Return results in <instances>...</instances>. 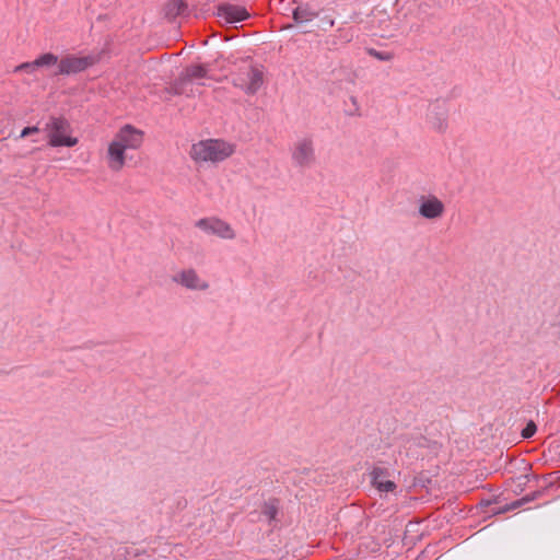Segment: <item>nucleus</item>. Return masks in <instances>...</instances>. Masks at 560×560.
I'll return each instance as SVG.
<instances>
[{
    "mask_svg": "<svg viewBox=\"0 0 560 560\" xmlns=\"http://www.w3.org/2000/svg\"><path fill=\"white\" fill-rule=\"evenodd\" d=\"M217 16L222 25L236 28V24L248 19L249 13L244 7L224 4L218 9Z\"/></svg>",
    "mask_w": 560,
    "mask_h": 560,
    "instance_id": "1a4fd4ad",
    "label": "nucleus"
},
{
    "mask_svg": "<svg viewBox=\"0 0 560 560\" xmlns=\"http://www.w3.org/2000/svg\"><path fill=\"white\" fill-rule=\"evenodd\" d=\"M101 60V52H91L86 56L67 55L58 63V74H75L96 65Z\"/></svg>",
    "mask_w": 560,
    "mask_h": 560,
    "instance_id": "39448f33",
    "label": "nucleus"
},
{
    "mask_svg": "<svg viewBox=\"0 0 560 560\" xmlns=\"http://www.w3.org/2000/svg\"><path fill=\"white\" fill-rule=\"evenodd\" d=\"M126 159L127 151L121 147V144L113 139L107 150L108 167L114 172H118L124 167Z\"/></svg>",
    "mask_w": 560,
    "mask_h": 560,
    "instance_id": "ddd939ff",
    "label": "nucleus"
},
{
    "mask_svg": "<svg viewBox=\"0 0 560 560\" xmlns=\"http://www.w3.org/2000/svg\"><path fill=\"white\" fill-rule=\"evenodd\" d=\"M195 226L209 235H215L223 240H234L236 236L232 225L218 217L199 219Z\"/></svg>",
    "mask_w": 560,
    "mask_h": 560,
    "instance_id": "423d86ee",
    "label": "nucleus"
},
{
    "mask_svg": "<svg viewBox=\"0 0 560 560\" xmlns=\"http://www.w3.org/2000/svg\"><path fill=\"white\" fill-rule=\"evenodd\" d=\"M292 163L300 168H310L316 162L314 140L304 136L294 141L291 147Z\"/></svg>",
    "mask_w": 560,
    "mask_h": 560,
    "instance_id": "20e7f679",
    "label": "nucleus"
},
{
    "mask_svg": "<svg viewBox=\"0 0 560 560\" xmlns=\"http://www.w3.org/2000/svg\"><path fill=\"white\" fill-rule=\"evenodd\" d=\"M428 122L431 128L439 132H444L447 129V110L440 106H433L428 114Z\"/></svg>",
    "mask_w": 560,
    "mask_h": 560,
    "instance_id": "2eb2a0df",
    "label": "nucleus"
},
{
    "mask_svg": "<svg viewBox=\"0 0 560 560\" xmlns=\"http://www.w3.org/2000/svg\"><path fill=\"white\" fill-rule=\"evenodd\" d=\"M172 281L187 290L207 291L209 282L202 279L194 268L182 269L172 277Z\"/></svg>",
    "mask_w": 560,
    "mask_h": 560,
    "instance_id": "0eeeda50",
    "label": "nucleus"
},
{
    "mask_svg": "<svg viewBox=\"0 0 560 560\" xmlns=\"http://www.w3.org/2000/svg\"><path fill=\"white\" fill-rule=\"evenodd\" d=\"M36 68H37V67H36V65H33V61H32V62H24V63H22V65L18 66V67L15 68V71H16V72H18V71L32 72V71H34Z\"/></svg>",
    "mask_w": 560,
    "mask_h": 560,
    "instance_id": "4be33fe9",
    "label": "nucleus"
},
{
    "mask_svg": "<svg viewBox=\"0 0 560 560\" xmlns=\"http://www.w3.org/2000/svg\"><path fill=\"white\" fill-rule=\"evenodd\" d=\"M537 431V427L533 421H529L526 427L522 430V436L524 439L532 438Z\"/></svg>",
    "mask_w": 560,
    "mask_h": 560,
    "instance_id": "412c9836",
    "label": "nucleus"
},
{
    "mask_svg": "<svg viewBox=\"0 0 560 560\" xmlns=\"http://www.w3.org/2000/svg\"><path fill=\"white\" fill-rule=\"evenodd\" d=\"M39 131L38 127L32 126V127H25L20 135V138H25L30 135L37 133Z\"/></svg>",
    "mask_w": 560,
    "mask_h": 560,
    "instance_id": "5701e85b",
    "label": "nucleus"
},
{
    "mask_svg": "<svg viewBox=\"0 0 560 560\" xmlns=\"http://www.w3.org/2000/svg\"><path fill=\"white\" fill-rule=\"evenodd\" d=\"M365 51L373 58H376L380 61H390L394 59L395 54L392 50H378L373 47H366Z\"/></svg>",
    "mask_w": 560,
    "mask_h": 560,
    "instance_id": "a211bd4d",
    "label": "nucleus"
},
{
    "mask_svg": "<svg viewBox=\"0 0 560 560\" xmlns=\"http://www.w3.org/2000/svg\"><path fill=\"white\" fill-rule=\"evenodd\" d=\"M261 515L271 525L277 520L278 506L275 504V502L265 503L262 511H261Z\"/></svg>",
    "mask_w": 560,
    "mask_h": 560,
    "instance_id": "6ab92c4d",
    "label": "nucleus"
},
{
    "mask_svg": "<svg viewBox=\"0 0 560 560\" xmlns=\"http://www.w3.org/2000/svg\"><path fill=\"white\" fill-rule=\"evenodd\" d=\"M187 12L188 4L185 0H167L161 9L162 18L170 23L186 16Z\"/></svg>",
    "mask_w": 560,
    "mask_h": 560,
    "instance_id": "f8f14e48",
    "label": "nucleus"
},
{
    "mask_svg": "<svg viewBox=\"0 0 560 560\" xmlns=\"http://www.w3.org/2000/svg\"><path fill=\"white\" fill-rule=\"evenodd\" d=\"M114 140L121 144L126 151L136 150L143 142V132L131 125H125L115 135Z\"/></svg>",
    "mask_w": 560,
    "mask_h": 560,
    "instance_id": "9b49d317",
    "label": "nucleus"
},
{
    "mask_svg": "<svg viewBox=\"0 0 560 560\" xmlns=\"http://www.w3.org/2000/svg\"><path fill=\"white\" fill-rule=\"evenodd\" d=\"M231 38H232V37H230V36L224 37V39H225V40H229V39H231Z\"/></svg>",
    "mask_w": 560,
    "mask_h": 560,
    "instance_id": "a878e982",
    "label": "nucleus"
},
{
    "mask_svg": "<svg viewBox=\"0 0 560 560\" xmlns=\"http://www.w3.org/2000/svg\"><path fill=\"white\" fill-rule=\"evenodd\" d=\"M44 130L50 147H74L78 139L70 136L71 126L65 117H50Z\"/></svg>",
    "mask_w": 560,
    "mask_h": 560,
    "instance_id": "7ed1b4c3",
    "label": "nucleus"
},
{
    "mask_svg": "<svg viewBox=\"0 0 560 560\" xmlns=\"http://www.w3.org/2000/svg\"><path fill=\"white\" fill-rule=\"evenodd\" d=\"M230 81L246 95H255L266 82V67L246 57L230 73Z\"/></svg>",
    "mask_w": 560,
    "mask_h": 560,
    "instance_id": "f257e3e1",
    "label": "nucleus"
},
{
    "mask_svg": "<svg viewBox=\"0 0 560 560\" xmlns=\"http://www.w3.org/2000/svg\"><path fill=\"white\" fill-rule=\"evenodd\" d=\"M351 102H352L353 105L357 106V98L354 96L351 97Z\"/></svg>",
    "mask_w": 560,
    "mask_h": 560,
    "instance_id": "b1692460",
    "label": "nucleus"
},
{
    "mask_svg": "<svg viewBox=\"0 0 560 560\" xmlns=\"http://www.w3.org/2000/svg\"><path fill=\"white\" fill-rule=\"evenodd\" d=\"M235 152V145L222 139H207L194 143L189 155L197 163H220Z\"/></svg>",
    "mask_w": 560,
    "mask_h": 560,
    "instance_id": "f03ea898",
    "label": "nucleus"
},
{
    "mask_svg": "<svg viewBox=\"0 0 560 560\" xmlns=\"http://www.w3.org/2000/svg\"><path fill=\"white\" fill-rule=\"evenodd\" d=\"M540 495V491H535L530 494H526L525 497L513 501L512 503L508 504L503 511H512L518 508H522L523 505L534 501Z\"/></svg>",
    "mask_w": 560,
    "mask_h": 560,
    "instance_id": "f3484780",
    "label": "nucleus"
},
{
    "mask_svg": "<svg viewBox=\"0 0 560 560\" xmlns=\"http://www.w3.org/2000/svg\"><path fill=\"white\" fill-rule=\"evenodd\" d=\"M418 212L427 220H439L445 213V205L435 195L421 196Z\"/></svg>",
    "mask_w": 560,
    "mask_h": 560,
    "instance_id": "9d476101",
    "label": "nucleus"
},
{
    "mask_svg": "<svg viewBox=\"0 0 560 560\" xmlns=\"http://www.w3.org/2000/svg\"><path fill=\"white\" fill-rule=\"evenodd\" d=\"M58 62V57L51 52L40 55L33 61L36 67H50Z\"/></svg>",
    "mask_w": 560,
    "mask_h": 560,
    "instance_id": "aec40b11",
    "label": "nucleus"
},
{
    "mask_svg": "<svg viewBox=\"0 0 560 560\" xmlns=\"http://www.w3.org/2000/svg\"><path fill=\"white\" fill-rule=\"evenodd\" d=\"M389 472L386 468L374 467L371 471V483L380 492H393L396 489V483L392 480L386 479Z\"/></svg>",
    "mask_w": 560,
    "mask_h": 560,
    "instance_id": "4468645a",
    "label": "nucleus"
},
{
    "mask_svg": "<svg viewBox=\"0 0 560 560\" xmlns=\"http://www.w3.org/2000/svg\"><path fill=\"white\" fill-rule=\"evenodd\" d=\"M327 24H329L330 26H332V25H334V21H332L331 19H328Z\"/></svg>",
    "mask_w": 560,
    "mask_h": 560,
    "instance_id": "393cba45",
    "label": "nucleus"
},
{
    "mask_svg": "<svg viewBox=\"0 0 560 560\" xmlns=\"http://www.w3.org/2000/svg\"><path fill=\"white\" fill-rule=\"evenodd\" d=\"M293 19L298 23H305L312 21L316 16L315 10L310 4H302L296 7L293 11Z\"/></svg>",
    "mask_w": 560,
    "mask_h": 560,
    "instance_id": "dca6fc26",
    "label": "nucleus"
},
{
    "mask_svg": "<svg viewBox=\"0 0 560 560\" xmlns=\"http://www.w3.org/2000/svg\"><path fill=\"white\" fill-rule=\"evenodd\" d=\"M205 78H208V69L205 66L190 65L183 70L180 75L174 82L173 89L176 94L186 93L188 84Z\"/></svg>",
    "mask_w": 560,
    "mask_h": 560,
    "instance_id": "6e6552de",
    "label": "nucleus"
}]
</instances>
